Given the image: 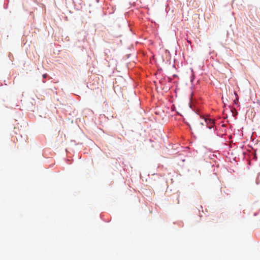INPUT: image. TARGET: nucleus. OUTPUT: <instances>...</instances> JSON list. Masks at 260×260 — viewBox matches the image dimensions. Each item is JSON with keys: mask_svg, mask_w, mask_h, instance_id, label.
<instances>
[{"mask_svg": "<svg viewBox=\"0 0 260 260\" xmlns=\"http://www.w3.org/2000/svg\"><path fill=\"white\" fill-rule=\"evenodd\" d=\"M238 99H236V100H234V102L236 104L237 102H238Z\"/></svg>", "mask_w": 260, "mask_h": 260, "instance_id": "obj_3", "label": "nucleus"}, {"mask_svg": "<svg viewBox=\"0 0 260 260\" xmlns=\"http://www.w3.org/2000/svg\"><path fill=\"white\" fill-rule=\"evenodd\" d=\"M46 77V75H43V77H44V78H45Z\"/></svg>", "mask_w": 260, "mask_h": 260, "instance_id": "obj_4", "label": "nucleus"}, {"mask_svg": "<svg viewBox=\"0 0 260 260\" xmlns=\"http://www.w3.org/2000/svg\"><path fill=\"white\" fill-rule=\"evenodd\" d=\"M203 120H204V118H203ZM201 124H202V125L206 124L205 122H204V120H203V121L201 122Z\"/></svg>", "mask_w": 260, "mask_h": 260, "instance_id": "obj_2", "label": "nucleus"}, {"mask_svg": "<svg viewBox=\"0 0 260 260\" xmlns=\"http://www.w3.org/2000/svg\"><path fill=\"white\" fill-rule=\"evenodd\" d=\"M204 122H205L207 127L209 129H211L212 128L214 127V120L210 119V118H204Z\"/></svg>", "mask_w": 260, "mask_h": 260, "instance_id": "obj_1", "label": "nucleus"}]
</instances>
